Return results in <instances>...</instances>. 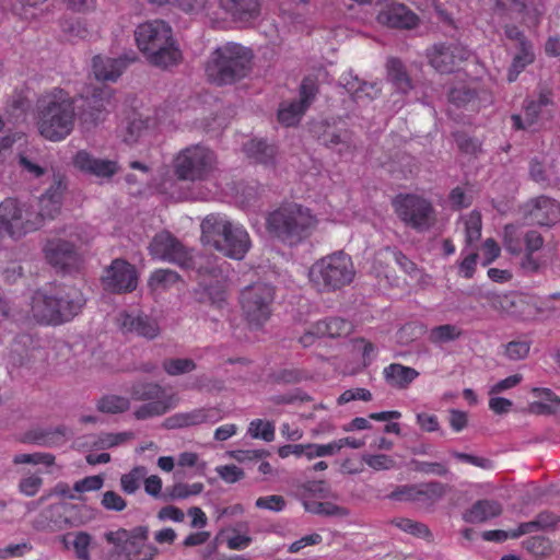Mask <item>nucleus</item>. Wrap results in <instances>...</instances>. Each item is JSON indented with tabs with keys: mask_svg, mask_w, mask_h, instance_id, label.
<instances>
[{
	"mask_svg": "<svg viewBox=\"0 0 560 560\" xmlns=\"http://www.w3.org/2000/svg\"><path fill=\"white\" fill-rule=\"evenodd\" d=\"M77 98L61 88L43 92L36 100V126L49 141L65 140L74 128Z\"/></svg>",
	"mask_w": 560,
	"mask_h": 560,
	"instance_id": "1",
	"label": "nucleus"
},
{
	"mask_svg": "<svg viewBox=\"0 0 560 560\" xmlns=\"http://www.w3.org/2000/svg\"><path fill=\"white\" fill-rule=\"evenodd\" d=\"M318 223L317 215L310 208L296 202L282 203L266 219L268 232L290 247L307 241L316 231Z\"/></svg>",
	"mask_w": 560,
	"mask_h": 560,
	"instance_id": "2",
	"label": "nucleus"
},
{
	"mask_svg": "<svg viewBox=\"0 0 560 560\" xmlns=\"http://www.w3.org/2000/svg\"><path fill=\"white\" fill-rule=\"evenodd\" d=\"M139 50L154 67L167 69L177 66L182 51L173 36L172 27L162 20L141 23L135 31Z\"/></svg>",
	"mask_w": 560,
	"mask_h": 560,
	"instance_id": "3",
	"label": "nucleus"
},
{
	"mask_svg": "<svg viewBox=\"0 0 560 560\" xmlns=\"http://www.w3.org/2000/svg\"><path fill=\"white\" fill-rule=\"evenodd\" d=\"M84 304L83 293L74 287H62L55 293L37 290L32 296L31 312L37 323L58 326L72 320Z\"/></svg>",
	"mask_w": 560,
	"mask_h": 560,
	"instance_id": "4",
	"label": "nucleus"
},
{
	"mask_svg": "<svg viewBox=\"0 0 560 560\" xmlns=\"http://www.w3.org/2000/svg\"><path fill=\"white\" fill-rule=\"evenodd\" d=\"M201 241L224 256L241 260L250 248L246 229L219 213L208 214L200 224Z\"/></svg>",
	"mask_w": 560,
	"mask_h": 560,
	"instance_id": "5",
	"label": "nucleus"
},
{
	"mask_svg": "<svg viewBox=\"0 0 560 560\" xmlns=\"http://www.w3.org/2000/svg\"><path fill=\"white\" fill-rule=\"evenodd\" d=\"M252 49L236 43H225L209 56L205 72L207 79L218 86L233 84L244 79L252 68Z\"/></svg>",
	"mask_w": 560,
	"mask_h": 560,
	"instance_id": "6",
	"label": "nucleus"
},
{
	"mask_svg": "<svg viewBox=\"0 0 560 560\" xmlns=\"http://www.w3.org/2000/svg\"><path fill=\"white\" fill-rule=\"evenodd\" d=\"M355 277L350 255L342 250L317 259L308 270V280L318 292H335L349 285Z\"/></svg>",
	"mask_w": 560,
	"mask_h": 560,
	"instance_id": "7",
	"label": "nucleus"
},
{
	"mask_svg": "<svg viewBox=\"0 0 560 560\" xmlns=\"http://www.w3.org/2000/svg\"><path fill=\"white\" fill-rule=\"evenodd\" d=\"M217 155L203 144L188 145L174 156L172 168L175 177L182 182H202L217 168Z\"/></svg>",
	"mask_w": 560,
	"mask_h": 560,
	"instance_id": "8",
	"label": "nucleus"
},
{
	"mask_svg": "<svg viewBox=\"0 0 560 560\" xmlns=\"http://www.w3.org/2000/svg\"><path fill=\"white\" fill-rule=\"evenodd\" d=\"M39 229L40 220L33 206L12 197L0 202V240L7 236L19 241Z\"/></svg>",
	"mask_w": 560,
	"mask_h": 560,
	"instance_id": "9",
	"label": "nucleus"
},
{
	"mask_svg": "<svg viewBox=\"0 0 560 560\" xmlns=\"http://www.w3.org/2000/svg\"><path fill=\"white\" fill-rule=\"evenodd\" d=\"M482 298L491 310L520 322L535 320L542 312L538 299L527 293L487 291Z\"/></svg>",
	"mask_w": 560,
	"mask_h": 560,
	"instance_id": "10",
	"label": "nucleus"
},
{
	"mask_svg": "<svg viewBox=\"0 0 560 560\" xmlns=\"http://www.w3.org/2000/svg\"><path fill=\"white\" fill-rule=\"evenodd\" d=\"M398 219L417 232L429 231L436 222L432 202L417 194H398L392 201Z\"/></svg>",
	"mask_w": 560,
	"mask_h": 560,
	"instance_id": "11",
	"label": "nucleus"
},
{
	"mask_svg": "<svg viewBox=\"0 0 560 560\" xmlns=\"http://www.w3.org/2000/svg\"><path fill=\"white\" fill-rule=\"evenodd\" d=\"M105 539L126 560H153L159 553V549L148 542L149 527L145 525L108 532Z\"/></svg>",
	"mask_w": 560,
	"mask_h": 560,
	"instance_id": "12",
	"label": "nucleus"
},
{
	"mask_svg": "<svg viewBox=\"0 0 560 560\" xmlns=\"http://www.w3.org/2000/svg\"><path fill=\"white\" fill-rule=\"evenodd\" d=\"M275 294V288L265 282L253 283L242 291L240 303L249 325L260 327L269 319Z\"/></svg>",
	"mask_w": 560,
	"mask_h": 560,
	"instance_id": "13",
	"label": "nucleus"
},
{
	"mask_svg": "<svg viewBox=\"0 0 560 560\" xmlns=\"http://www.w3.org/2000/svg\"><path fill=\"white\" fill-rule=\"evenodd\" d=\"M319 88L315 77H305L299 88V100L281 103L278 110V120L285 127L300 122L318 94Z\"/></svg>",
	"mask_w": 560,
	"mask_h": 560,
	"instance_id": "14",
	"label": "nucleus"
},
{
	"mask_svg": "<svg viewBox=\"0 0 560 560\" xmlns=\"http://www.w3.org/2000/svg\"><path fill=\"white\" fill-rule=\"evenodd\" d=\"M43 253L46 261L51 267L63 272L78 270L83 261L78 247L62 238L47 240L43 247Z\"/></svg>",
	"mask_w": 560,
	"mask_h": 560,
	"instance_id": "15",
	"label": "nucleus"
},
{
	"mask_svg": "<svg viewBox=\"0 0 560 560\" xmlns=\"http://www.w3.org/2000/svg\"><path fill=\"white\" fill-rule=\"evenodd\" d=\"M429 63L440 73L455 72L469 57V50L460 43H438L428 48Z\"/></svg>",
	"mask_w": 560,
	"mask_h": 560,
	"instance_id": "16",
	"label": "nucleus"
},
{
	"mask_svg": "<svg viewBox=\"0 0 560 560\" xmlns=\"http://www.w3.org/2000/svg\"><path fill=\"white\" fill-rule=\"evenodd\" d=\"M150 255L159 260L188 268L191 265V256L187 248L170 232L156 234L149 246Z\"/></svg>",
	"mask_w": 560,
	"mask_h": 560,
	"instance_id": "17",
	"label": "nucleus"
},
{
	"mask_svg": "<svg viewBox=\"0 0 560 560\" xmlns=\"http://www.w3.org/2000/svg\"><path fill=\"white\" fill-rule=\"evenodd\" d=\"M102 283L106 291L113 293L132 292L138 285V273L133 265L117 258L105 269Z\"/></svg>",
	"mask_w": 560,
	"mask_h": 560,
	"instance_id": "18",
	"label": "nucleus"
},
{
	"mask_svg": "<svg viewBox=\"0 0 560 560\" xmlns=\"http://www.w3.org/2000/svg\"><path fill=\"white\" fill-rule=\"evenodd\" d=\"M521 211L524 219L534 225L552 226L560 222V203L545 195L527 200Z\"/></svg>",
	"mask_w": 560,
	"mask_h": 560,
	"instance_id": "19",
	"label": "nucleus"
},
{
	"mask_svg": "<svg viewBox=\"0 0 560 560\" xmlns=\"http://www.w3.org/2000/svg\"><path fill=\"white\" fill-rule=\"evenodd\" d=\"M553 102L549 92L539 93L537 98L524 102V116L513 114L511 116L512 127L515 130H527L542 119L552 117Z\"/></svg>",
	"mask_w": 560,
	"mask_h": 560,
	"instance_id": "20",
	"label": "nucleus"
},
{
	"mask_svg": "<svg viewBox=\"0 0 560 560\" xmlns=\"http://www.w3.org/2000/svg\"><path fill=\"white\" fill-rule=\"evenodd\" d=\"M353 330V324L341 317H327L312 324L300 337L303 347H310L317 338H342Z\"/></svg>",
	"mask_w": 560,
	"mask_h": 560,
	"instance_id": "21",
	"label": "nucleus"
},
{
	"mask_svg": "<svg viewBox=\"0 0 560 560\" xmlns=\"http://www.w3.org/2000/svg\"><path fill=\"white\" fill-rule=\"evenodd\" d=\"M65 190V178L61 175H57L50 187L39 197L35 213L39 217L40 228L46 220H52L59 214Z\"/></svg>",
	"mask_w": 560,
	"mask_h": 560,
	"instance_id": "22",
	"label": "nucleus"
},
{
	"mask_svg": "<svg viewBox=\"0 0 560 560\" xmlns=\"http://www.w3.org/2000/svg\"><path fill=\"white\" fill-rule=\"evenodd\" d=\"M113 91L108 86H100L93 89L89 96H81L83 100V108L79 113L80 118L84 122L97 124L105 119L107 106L110 104Z\"/></svg>",
	"mask_w": 560,
	"mask_h": 560,
	"instance_id": "23",
	"label": "nucleus"
},
{
	"mask_svg": "<svg viewBox=\"0 0 560 560\" xmlns=\"http://www.w3.org/2000/svg\"><path fill=\"white\" fill-rule=\"evenodd\" d=\"M222 419L221 410L217 407H201L189 411L177 412L166 419L168 429H183L203 423H215Z\"/></svg>",
	"mask_w": 560,
	"mask_h": 560,
	"instance_id": "24",
	"label": "nucleus"
},
{
	"mask_svg": "<svg viewBox=\"0 0 560 560\" xmlns=\"http://www.w3.org/2000/svg\"><path fill=\"white\" fill-rule=\"evenodd\" d=\"M73 165L79 171L98 178H110L118 172L115 161L97 159L85 150H80L73 158Z\"/></svg>",
	"mask_w": 560,
	"mask_h": 560,
	"instance_id": "25",
	"label": "nucleus"
},
{
	"mask_svg": "<svg viewBox=\"0 0 560 560\" xmlns=\"http://www.w3.org/2000/svg\"><path fill=\"white\" fill-rule=\"evenodd\" d=\"M225 277L220 268L206 267L198 271V284L212 304L221 306L225 300Z\"/></svg>",
	"mask_w": 560,
	"mask_h": 560,
	"instance_id": "26",
	"label": "nucleus"
},
{
	"mask_svg": "<svg viewBox=\"0 0 560 560\" xmlns=\"http://www.w3.org/2000/svg\"><path fill=\"white\" fill-rule=\"evenodd\" d=\"M118 322L125 332H132L148 339H154L160 334L158 322L143 313L122 312Z\"/></svg>",
	"mask_w": 560,
	"mask_h": 560,
	"instance_id": "27",
	"label": "nucleus"
},
{
	"mask_svg": "<svg viewBox=\"0 0 560 560\" xmlns=\"http://www.w3.org/2000/svg\"><path fill=\"white\" fill-rule=\"evenodd\" d=\"M137 59L136 55H125L119 58H106L95 56L92 60V68L95 78L98 81H116L128 65Z\"/></svg>",
	"mask_w": 560,
	"mask_h": 560,
	"instance_id": "28",
	"label": "nucleus"
},
{
	"mask_svg": "<svg viewBox=\"0 0 560 560\" xmlns=\"http://www.w3.org/2000/svg\"><path fill=\"white\" fill-rule=\"evenodd\" d=\"M219 7L234 22L247 24L259 18L261 0H219Z\"/></svg>",
	"mask_w": 560,
	"mask_h": 560,
	"instance_id": "29",
	"label": "nucleus"
},
{
	"mask_svg": "<svg viewBox=\"0 0 560 560\" xmlns=\"http://www.w3.org/2000/svg\"><path fill=\"white\" fill-rule=\"evenodd\" d=\"M377 21L388 27L410 30L417 26L418 16L404 4H394L382 10Z\"/></svg>",
	"mask_w": 560,
	"mask_h": 560,
	"instance_id": "30",
	"label": "nucleus"
},
{
	"mask_svg": "<svg viewBox=\"0 0 560 560\" xmlns=\"http://www.w3.org/2000/svg\"><path fill=\"white\" fill-rule=\"evenodd\" d=\"M448 102L457 108L478 112L485 103H491V98L483 100L476 89L467 84L453 86L448 92Z\"/></svg>",
	"mask_w": 560,
	"mask_h": 560,
	"instance_id": "31",
	"label": "nucleus"
},
{
	"mask_svg": "<svg viewBox=\"0 0 560 560\" xmlns=\"http://www.w3.org/2000/svg\"><path fill=\"white\" fill-rule=\"evenodd\" d=\"M67 433L68 430L65 425H58L56 428H35L28 430L22 441L24 443L46 447L59 446L66 442Z\"/></svg>",
	"mask_w": 560,
	"mask_h": 560,
	"instance_id": "32",
	"label": "nucleus"
},
{
	"mask_svg": "<svg viewBox=\"0 0 560 560\" xmlns=\"http://www.w3.org/2000/svg\"><path fill=\"white\" fill-rule=\"evenodd\" d=\"M382 374L386 384L396 389H407L420 375L416 369L400 363H390Z\"/></svg>",
	"mask_w": 560,
	"mask_h": 560,
	"instance_id": "33",
	"label": "nucleus"
},
{
	"mask_svg": "<svg viewBox=\"0 0 560 560\" xmlns=\"http://www.w3.org/2000/svg\"><path fill=\"white\" fill-rule=\"evenodd\" d=\"M502 513L501 504L495 500H478L465 513L464 518L468 523H483Z\"/></svg>",
	"mask_w": 560,
	"mask_h": 560,
	"instance_id": "34",
	"label": "nucleus"
},
{
	"mask_svg": "<svg viewBox=\"0 0 560 560\" xmlns=\"http://www.w3.org/2000/svg\"><path fill=\"white\" fill-rule=\"evenodd\" d=\"M178 398L172 394L167 399L148 401L138 407L133 416L137 420H147L166 413L170 409L177 406Z\"/></svg>",
	"mask_w": 560,
	"mask_h": 560,
	"instance_id": "35",
	"label": "nucleus"
},
{
	"mask_svg": "<svg viewBox=\"0 0 560 560\" xmlns=\"http://www.w3.org/2000/svg\"><path fill=\"white\" fill-rule=\"evenodd\" d=\"M244 152L256 163L269 165L273 164L277 149L273 144H268L265 140L252 139L245 143Z\"/></svg>",
	"mask_w": 560,
	"mask_h": 560,
	"instance_id": "36",
	"label": "nucleus"
},
{
	"mask_svg": "<svg viewBox=\"0 0 560 560\" xmlns=\"http://www.w3.org/2000/svg\"><path fill=\"white\" fill-rule=\"evenodd\" d=\"M66 549L72 548L79 560H91L90 546L92 536L86 532L68 533L61 537Z\"/></svg>",
	"mask_w": 560,
	"mask_h": 560,
	"instance_id": "37",
	"label": "nucleus"
},
{
	"mask_svg": "<svg viewBox=\"0 0 560 560\" xmlns=\"http://www.w3.org/2000/svg\"><path fill=\"white\" fill-rule=\"evenodd\" d=\"M130 396L137 401H155L167 399L170 395L156 383L139 382L130 387Z\"/></svg>",
	"mask_w": 560,
	"mask_h": 560,
	"instance_id": "38",
	"label": "nucleus"
},
{
	"mask_svg": "<svg viewBox=\"0 0 560 560\" xmlns=\"http://www.w3.org/2000/svg\"><path fill=\"white\" fill-rule=\"evenodd\" d=\"M390 259H394L401 270L408 275H413L417 271V265L412 260L401 252L394 250L389 247L382 248L375 254L373 268L377 273H381L377 264L382 265L384 261Z\"/></svg>",
	"mask_w": 560,
	"mask_h": 560,
	"instance_id": "39",
	"label": "nucleus"
},
{
	"mask_svg": "<svg viewBox=\"0 0 560 560\" xmlns=\"http://www.w3.org/2000/svg\"><path fill=\"white\" fill-rule=\"evenodd\" d=\"M67 506L63 503H56L45 509L40 516L44 518L42 528L49 530H60L70 525L69 518L66 515Z\"/></svg>",
	"mask_w": 560,
	"mask_h": 560,
	"instance_id": "40",
	"label": "nucleus"
},
{
	"mask_svg": "<svg viewBox=\"0 0 560 560\" xmlns=\"http://www.w3.org/2000/svg\"><path fill=\"white\" fill-rule=\"evenodd\" d=\"M319 140L328 148L340 145V154L352 152L355 149L352 132L348 129L325 130Z\"/></svg>",
	"mask_w": 560,
	"mask_h": 560,
	"instance_id": "41",
	"label": "nucleus"
},
{
	"mask_svg": "<svg viewBox=\"0 0 560 560\" xmlns=\"http://www.w3.org/2000/svg\"><path fill=\"white\" fill-rule=\"evenodd\" d=\"M386 68L388 80L399 92L407 93L412 89L411 80L399 59H388Z\"/></svg>",
	"mask_w": 560,
	"mask_h": 560,
	"instance_id": "42",
	"label": "nucleus"
},
{
	"mask_svg": "<svg viewBox=\"0 0 560 560\" xmlns=\"http://www.w3.org/2000/svg\"><path fill=\"white\" fill-rule=\"evenodd\" d=\"M535 60L533 45L530 42H523V46L518 47V52L514 56L511 67L508 71V81H516L520 73Z\"/></svg>",
	"mask_w": 560,
	"mask_h": 560,
	"instance_id": "43",
	"label": "nucleus"
},
{
	"mask_svg": "<svg viewBox=\"0 0 560 560\" xmlns=\"http://www.w3.org/2000/svg\"><path fill=\"white\" fill-rule=\"evenodd\" d=\"M526 231L517 224H506L503 229V246L505 250L514 256H518L524 250V238Z\"/></svg>",
	"mask_w": 560,
	"mask_h": 560,
	"instance_id": "44",
	"label": "nucleus"
},
{
	"mask_svg": "<svg viewBox=\"0 0 560 560\" xmlns=\"http://www.w3.org/2000/svg\"><path fill=\"white\" fill-rule=\"evenodd\" d=\"M420 500L418 503L423 505H432L440 501L446 493L447 486L440 481H430L418 485Z\"/></svg>",
	"mask_w": 560,
	"mask_h": 560,
	"instance_id": "45",
	"label": "nucleus"
},
{
	"mask_svg": "<svg viewBox=\"0 0 560 560\" xmlns=\"http://www.w3.org/2000/svg\"><path fill=\"white\" fill-rule=\"evenodd\" d=\"M463 336V329L456 325L444 324L433 327L429 332V341L433 345L452 342Z\"/></svg>",
	"mask_w": 560,
	"mask_h": 560,
	"instance_id": "46",
	"label": "nucleus"
},
{
	"mask_svg": "<svg viewBox=\"0 0 560 560\" xmlns=\"http://www.w3.org/2000/svg\"><path fill=\"white\" fill-rule=\"evenodd\" d=\"M179 275L171 269H158L149 278L148 287L151 291H164L177 283Z\"/></svg>",
	"mask_w": 560,
	"mask_h": 560,
	"instance_id": "47",
	"label": "nucleus"
},
{
	"mask_svg": "<svg viewBox=\"0 0 560 560\" xmlns=\"http://www.w3.org/2000/svg\"><path fill=\"white\" fill-rule=\"evenodd\" d=\"M392 524L400 530L417 538H422L428 541L432 540V533L430 528L421 522H417L407 517H397L392 521Z\"/></svg>",
	"mask_w": 560,
	"mask_h": 560,
	"instance_id": "48",
	"label": "nucleus"
},
{
	"mask_svg": "<svg viewBox=\"0 0 560 560\" xmlns=\"http://www.w3.org/2000/svg\"><path fill=\"white\" fill-rule=\"evenodd\" d=\"M304 509L313 514L325 516H339L343 517L349 514L348 510L343 506L337 505L331 502H317L313 500H304Z\"/></svg>",
	"mask_w": 560,
	"mask_h": 560,
	"instance_id": "49",
	"label": "nucleus"
},
{
	"mask_svg": "<svg viewBox=\"0 0 560 560\" xmlns=\"http://www.w3.org/2000/svg\"><path fill=\"white\" fill-rule=\"evenodd\" d=\"M97 410L103 413H121L129 409L130 401L127 397L119 395H104L97 401Z\"/></svg>",
	"mask_w": 560,
	"mask_h": 560,
	"instance_id": "50",
	"label": "nucleus"
},
{
	"mask_svg": "<svg viewBox=\"0 0 560 560\" xmlns=\"http://www.w3.org/2000/svg\"><path fill=\"white\" fill-rule=\"evenodd\" d=\"M523 546L535 558H547L553 551L552 541L545 536H532L523 541Z\"/></svg>",
	"mask_w": 560,
	"mask_h": 560,
	"instance_id": "51",
	"label": "nucleus"
},
{
	"mask_svg": "<svg viewBox=\"0 0 560 560\" xmlns=\"http://www.w3.org/2000/svg\"><path fill=\"white\" fill-rule=\"evenodd\" d=\"M307 378V373L298 368H283L269 374L273 384H298Z\"/></svg>",
	"mask_w": 560,
	"mask_h": 560,
	"instance_id": "52",
	"label": "nucleus"
},
{
	"mask_svg": "<svg viewBox=\"0 0 560 560\" xmlns=\"http://www.w3.org/2000/svg\"><path fill=\"white\" fill-rule=\"evenodd\" d=\"M465 225V242L467 246L475 244L481 236V214L474 210L471 211L464 221Z\"/></svg>",
	"mask_w": 560,
	"mask_h": 560,
	"instance_id": "53",
	"label": "nucleus"
},
{
	"mask_svg": "<svg viewBox=\"0 0 560 560\" xmlns=\"http://www.w3.org/2000/svg\"><path fill=\"white\" fill-rule=\"evenodd\" d=\"M147 476V468L144 466H137L128 474L120 478V486L125 493L133 494L140 487L141 481Z\"/></svg>",
	"mask_w": 560,
	"mask_h": 560,
	"instance_id": "54",
	"label": "nucleus"
},
{
	"mask_svg": "<svg viewBox=\"0 0 560 560\" xmlns=\"http://www.w3.org/2000/svg\"><path fill=\"white\" fill-rule=\"evenodd\" d=\"M163 370L171 376L186 374L196 370V363L188 358L166 359L162 363Z\"/></svg>",
	"mask_w": 560,
	"mask_h": 560,
	"instance_id": "55",
	"label": "nucleus"
},
{
	"mask_svg": "<svg viewBox=\"0 0 560 560\" xmlns=\"http://www.w3.org/2000/svg\"><path fill=\"white\" fill-rule=\"evenodd\" d=\"M203 483L194 482L191 485L177 482L167 489L168 495L173 500L187 499L190 495H198L203 491Z\"/></svg>",
	"mask_w": 560,
	"mask_h": 560,
	"instance_id": "56",
	"label": "nucleus"
},
{
	"mask_svg": "<svg viewBox=\"0 0 560 560\" xmlns=\"http://www.w3.org/2000/svg\"><path fill=\"white\" fill-rule=\"evenodd\" d=\"M248 433L254 439H261L266 442L275 440V427L269 421L261 419L253 420L248 427Z\"/></svg>",
	"mask_w": 560,
	"mask_h": 560,
	"instance_id": "57",
	"label": "nucleus"
},
{
	"mask_svg": "<svg viewBox=\"0 0 560 560\" xmlns=\"http://www.w3.org/2000/svg\"><path fill=\"white\" fill-rule=\"evenodd\" d=\"M530 350V341L513 340L504 346V355L512 361L525 359Z\"/></svg>",
	"mask_w": 560,
	"mask_h": 560,
	"instance_id": "58",
	"label": "nucleus"
},
{
	"mask_svg": "<svg viewBox=\"0 0 560 560\" xmlns=\"http://www.w3.org/2000/svg\"><path fill=\"white\" fill-rule=\"evenodd\" d=\"M13 463L15 465L21 464H32L38 465L43 464L45 466H51L55 463V456L50 453H33V454H18L13 457Z\"/></svg>",
	"mask_w": 560,
	"mask_h": 560,
	"instance_id": "59",
	"label": "nucleus"
},
{
	"mask_svg": "<svg viewBox=\"0 0 560 560\" xmlns=\"http://www.w3.org/2000/svg\"><path fill=\"white\" fill-rule=\"evenodd\" d=\"M33 549L31 542L24 540L18 544H9L0 547V560H8L12 558H21L30 553Z\"/></svg>",
	"mask_w": 560,
	"mask_h": 560,
	"instance_id": "60",
	"label": "nucleus"
},
{
	"mask_svg": "<svg viewBox=\"0 0 560 560\" xmlns=\"http://www.w3.org/2000/svg\"><path fill=\"white\" fill-rule=\"evenodd\" d=\"M362 460L374 470H388L395 467V459L386 454H366Z\"/></svg>",
	"mask_w": 560,
	"mask_h": 560,
	"instance_id": "61",
	"label": "nucleus"
},
{
	"mask_svg": "<svg viewBox=\"0 0 560 560\" xmlns=\"http://www.w3.org/2000/svg\"><path fill=\"white\" fill-rule=\"evenodd\" d=\"M411 465L415 471L425 475L445 476L448 472L446 465L443 463L413 459Z\"/></svg>",
	"mask_w": 560,
	"mask_h": 560,
	"instance_id": "62",
	"label": "nucleus"
},
{
	"mask_svg": "<svg viewBox=\"0 0 560 560\" xmlns=\"http://www.w3.org/2000/svg\"><path fill=\"white\" fill-rule=\"evenodd\" d=\"M418 485L398 486L394 491H392L388 498L395 501L418 502V500H420V497H418Z\"/></svg>",
	"mask_w": 560,
	"mask_h": 560,
	"instance_id": "63",
	"label": "nucleus"
},
{
	"mask_svg": "<svg viewBox=\"0 0 560 560\" xmlns=\"http://www.w3.org/2000/svg\"><path fill=\"white\" fill-rule=\"evenodd\" d=\"M101 504L105 510L120 512L126 509V500L115 491H106L103 493Z\"/></svg>",
	"mask_w": 560,
	"mask_h": 560,
	"instance_id": "64",
	"label": "nucleus"
}]
</instances>
